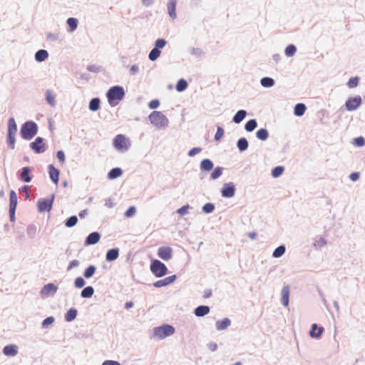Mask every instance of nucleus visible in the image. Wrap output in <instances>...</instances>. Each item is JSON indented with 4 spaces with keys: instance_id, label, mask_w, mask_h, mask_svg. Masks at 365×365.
I'll return each mask as SVG.
<instances>
[{
    "instance_id": "1",
    "label": "nucleus",
    "mask_w": 365,
    "mask_h": 365,
    "mask_svg": "<svg viewBox=\"0 0 365 365\" xmlns=\"http://www.w3.org/2000/svg\"><path fill=\"white\" fill-rule=\"evenodd\" d=\"M125 96L124 90L120 86L111 87L107 92L106 96L109 104L112 106H116Z\"/></svg>"
},
{
    "instance_id": "2",
    "label": "nucleus",
    "mask_w": 365,
    "mask_h": 365,
    "mask_svg": "<svg viewBox=\"0 0 365 365\" xmlns=\"http://www.w3.org/2000/svg\"><path fill=\"white\" fill-rule=\"evenodd\" d=\"M150 123L158 128H165L168 124L167 117L160 111H153L149 115Z\"/></svg>"
},
{
    "instance_id": "3",
    "label": "nucleus",
    "mask_w": 365,
    "mask_h": 365,
    "mask_svg": "<svg viewBox=\"0 0 365 365\" xmlns=\"http://www.w3.org/2000/svg\"><path fill=\"white\" fill-rule=\"evenodd\" d=\"M37 133V125L34 122H26L21 129V134L23 138L29 140Z\"/></svg>"
},
{
    "instance_id": "4",
    "label": "nucleus",
    "mask_w": 365,
    "mask_h": 365,
    "mask_svg": "<svg viewBox=\"0 0 365 365\" xmlns=\"http://www.w3.org/2000/svg\"><path fill=\"white\" fill-rule=\"evenodd\" d=\"M150 270L157 277H163L168 272L167 267L158 259H154L151 262Z\"/></svg>"
},
{
    "instance_id": "5",
    "label": "nucleus",
    "mask_w": 365,
    "mask_h": 365,
    "mask_svg": "<svg viewBox=\"0 0 365 365\" xmlns=\"http://www.w3.org/2000/svg\"><path fill=\"white\" fill-rule=\"evenodd\" d=\"M113 145L118 150H127L130 146V143L125 135L118 134L113 139Z\"/></svg>"
},
{
    "instance_id": "6",
    "label": "nucleus",
    "mask_w": 365,
    "mask_h": 365,
    "mask_svg": "<svg viewBox=\"0 0 365 365\" xmlns=\"http://www.w3.org/2000/svg\"><path fill=\"white\" fill-rule=\"evenodd\" d=\"M175 329L170 325H164L155 329L154 335L159 339H164L174 334Z\"/></svg>"
},
{
    "instance_id": "7",
    "label": "nucleus",
    "mask_w": 365,
    "mask_h": 365,
    "mask_svg": "<svg viewBox=\"0 0 365 365\" xmlns=\"http://www.w3.org/2000/svg\"><path fill=\"white\" fill-rule=\"evenodd\" d=\"M361 104V96L349 98L346 102V108L347 110L352 111L357 109Z\"/></svg>"
},
{
    "instance_id": "8",
    "label": "nucleus",
    "mask_w": 365,
    "mask_h": 365,
    "mask_svg": "<svg viewBox=\"0 0 365 365\" xmlns=\"http://www.w3.org/2000/svg\"><path fill=\"white\" fill-rule=\"evenodd\" d=\"M30 147L36 153H41L46 150V145L43 143V139L41 137L36 138L35 141L30 144Z\"/></svg>"
},
{
    "instance_id": "9",
    "label": "nucleus",
    "mask_w": 365,
    "mask_h": 365,
    "mask_svg": "<svg viewBox=\"0 0 365 365\" xmlns=\"http://www.w3.org/2000/svg\"><path fill=\"white\" fill-rule=\"evenodd\" d=\"M158 255L160 259L168 261L173 257V250L170 247H160L158 250Z\"/></svg>"
},
{
    "instance_id": "10",
    "label": "nucleus",
    "mask_w": 365,
    "mask_h": 365,
    "mask_svg": "<svg viewBox=\"0 0 365 365\" xmlns=\"http://www.w3.org/2000/svg\"><path fill=\"white\" fill-rule=\"evenodd\" d=\"M235 188L232 182L225 183L222 189V195L224 197H232L235 195Z\"/></svg>"
},
{
    "instance_id": "11",
    "label": "nucleus",
    "mask_w": 365,
    "mask_h": 365,
    "mask_svg": "<svg viewBox=\"0 0 365 365\" xmlns=\"http://www.w3.org/2000/svg\"><path fill=\"white\" fill-rule=\"evenodd\" d=\"M53 197L51 200H41L38 202V209L40 212L50 211L52 208Z\"/></svg>"
},
{
    "instance_id": "12",
    "label": "nucleus",
    "mask_w": 365,
    "mask_h": 365,
    "mask_svg": "<svg viewBox=\"0 0 365 365\" xmlns=\"http://www.w3.org/2000/svg\"><path fill=\"white\" fill-rule=\"evenodd\" d=\"M48 173L51 180L53 182V183L57 185L59 180V170L57 168H56L53 165H49Z\"/></svg>"
},
{
    "instance_id": "13",
    "label": "nucleus",
    "mask_w": 365,
    "mask_h": 365,
    "mask_svg": "<svg viewBox=\"0 0 365 365\" xmlns=\"http://www.w3.org/2000/svg\"><path fill=\"white\" fill-rule=\"evenodd\" d=\"M57 289L58 288L55 284L49 283L43 287L41 291V294L43 297H48L51 294H54L57 291Z\"/></svg>"
},
{
    "instance_id": "14",
    "label": "nucleus",
    "mask_w": 365,
    "mask_h": 365,
    "mask_svg": "<svg viewBox=\"0 0 365 365\" xmlns=\"http://www.w3.org/2000/svg\"><path fill=\"white\" fill-rule=\"evenodd\" d=\"M176 279L175 275L169 276L168 277L164 278L163 279L158 280L154 283V286L155 287H161L164 286H167L171 283H173Z\"/></svg>"
},
{
    "instance_id": "15",
    "label": "nucleus",
    "mask_w": 365,
    "mask_h": 365,
    "mask_svg": "<svg viewBox=\"0 0 365 365\" xmlns=\"http://www.w3.org/2000/svg\"><path fill=\"white\" fill-rule=\"evenodd\" d=\"M282 303L284 306L287 307L289 305V287L288 285L284 286L282 289Z\"/></svg>"
},
{
    "instance_id": "16",
    "label": "nucleus",
    "mask_w": 365,
    "mask_h": 365,
    "mask_svg": "<svg viewBox=\"0 0 365 365\" xmlns=\"http://www.w3.org/2000/svg\"><path fill=\"white\" fill-rule=\"evenodd\" d=\"M323 331V327H318L317 324H313L309 331V335L312 338H319L322 336Z\"/></svg>"
},
{
    "instance_id": "17",
    "label": "nucleus",
    "mask_w": 365,
    "mask_h": 365,
    "mask_svg": "<svg viewBox=\"0 0 365 365\" xmlns=\"http://www.w3.org/2000/svg\"><path fill=\"white\" fill-rule=\"evenodd\" d=\"M100 235L98 232H94L91 233L86 240V245H95L100 240Z\"/></svg>"
},
{
    "instance_id": "18",
    "label": "nucleus",
    "mask_w": 365,
    "mask_h": 365,
    "mask_svg": "<svg viewBox=\"0 0 365 365\" xmlns=\"http://www.w3.org/2000/svg\"><path fill=\"white\" fill-rule=\"evenodd\" d=\"M177 0H169L168 4V11L170 16L172 19H175L177 16L176 10Z\"/></svg>"
},
{
    "instance_id": "19",
    "label": "nucleus",
    "mask_w": 365,
    "mask_h": 365,
    "mask_svg": "<svg viewBox=\"0 0 365 365\" xmlns=\"http://www.w3.org/2000/svg\"><path fill=\"white\" fill-rule=\"evenodd\" d=\"M3 352L6 356H16L18 353L17 346L15 345H7L4 348Z\"/></svg>"
},
{
    "instance_id": "20",
    "label": "nucleus",
    "mask_w": 365,
    "mask_h": 365,
    "mask_svg": "<svg viewBox=\"0 0 365 365\" xmlns=\"http://www.w3.org/2000/svg\"><path fill=\"white\" fill-rule=\"evenodd\" d=\"M210 312V307L207 306H199L195 309V314L197 317H203L207 314Z\"/></svg>"
},
{
    "instance_id": "21",
    "label": "nucleus",
    "mask_w": 365,
    "mask_h": 365,
    "mask_svg": "<svg viewBox=\"0 0 365 365\" xmlns=\"http://www.w3.org/2000/svg\"><path fill=\"white\" fill-rule=\"evenodd\" d=\"M119 252L118 249H111L107 252L106 259L108 261H113L118 257Z\"/></svg>"
},
{
    "instance_id": "22",
    "label": "nucleus",
    "mask_w": 365,
    "mask_h": 365,
    "mask_svg": "<svg viewBox=\"0 0 365 365\" xmlns=\"http://www.w3.org/2000/svg\"><path fill=\"white\" fill-rule=\"evenodd\" d=\"M48 56V53L46 50H39L35 54V58L37 61L41 62L45 61Z\"/></svg>"
},
{
    "instance_id": "23",
    "label": "nucleus",
    "mask_w": 365,
    "mask_h": 365,
    "mask_svg": "<svg viewBox=\"0 0 365 365\" xmlns=\"http://www.w3.org/2000/svg\"><path fill=\"white\" fill-rule=\"evenodd\" d=\"M16 131L17 127L16 122L13 118H11L8 123V134L16 135Z\"/></svg>"
},
{
    "instance_id": "24",
    "label": "nucleus",
    "mask_w": 365,
    "mask_h": 365,
    "mask_svg": "<svg viewBox=\"0 0 365 365\" xmlns=\"http://www.w3.org/2000/svg\"><path fill=\"white\" fill-rule=\"evenodd\" d=\"M247 115V112L244 110H240L237 112V113L233 117V121L235 123H241L243 119L245 118Z\"/></svg>"
},
{
    "instance_id": "25",
    "label": "nucleus",
    "mask_w": 365,
    "mask_h": 365,
    "mask_svg": "<svg viewBox=\"0 0 365 365\" xmlns=\"http://www.w3.org/2000/svg\"><path fill=\"white\" fill-rule=\"evenodd\" d=\"M306 106L303 103H297L294 107V115L297 116H302L304 114Z\"/></svg>"
},
{
    "instance_id": "26",
    "label": "nucleus",
    "mask_w": 365,
    "mask_h": 365,
    "mask_svg": "<svg viewBox=\"0 0 365 365\" xmlns=\"http://www.w3.org/2000/svg\"><path fill=\"white\" fill-rule=\"evenodd\" d=\"M200 168L203 170L210 171L213 168V163L209 159H204L200 163Z\"/></svg>"
},
{
    "instance_id": "27",
    "label": "nucleus",
    "mask_w": 365,
    "mask_h": 365,
    "mask_svg": "<svg viewBox=\"0 0 365 365\" xmlns=\"http://www.w3.org/2000/svg\"><path fill=\"white\" fill-rule=\"evenodd\" d=\"M230 325V320L229 319H224L221 321H217L216 322V327L218 330H222L226 329L227 327Z\"/></svg>"
},
{
    "instance_id": "28",
    "label": "nucleus",
    "mask_w": 365,
    "mask_h": 365,
    "mask_svg": "<svg viewBox=\"0 0 365 365\" xmlns=\"http://www.w3.org/2000/svg\"><path fill=\"white\" fill-rule=\"evenodd\" d=\"M123 172L120 168H113L108 175L109 179H115L120 177L122 175Z\"/></svg>"
},
{
    "instance_id": "29",
    "label": "nucleus",
    "mask_w": 365,
    "mask_h": 365,
    "mask_svg": "<svg viewBox=\"0 0 365 365\" xmlns=\"http://www.w3.org/2000/svg\"><path fill=\"white\" fill-rule=\"evenodd\" d=\"M18 202V198L15 191L11 190L10 192V205L9 208H16Z\"/></svg>"
},
{
    "instance_id": "30",
    "label": "nucleus",
    "mask_w": 365,
    "mask_h": 365,
    "mask_svg": "<svg viewBox=\"0 0 365 365\" xmlns=\"http://www.w3.org/2000/svg\"><path fill=\"white\" fill-rule=\"evenodd\" d=\"M237 148L240 151H244L248 148V142L246 138H242L237 141Z\"/></svg>"
},
{
    "instance_id": "31",
    "label": "nucleus",
    "mask_w": 365,
    "mask_h": 365,
    "mask_svg": "<svg viewBox=\"0 0 365 365\" xmlns=\"http://www.w3.org/2000/svg\"><path fill=\"white\" fill-rule=\"evenodd\" d=\"M30 169L27 167H25L22 169V172L21 173V178L24 180L26 182H29L31 180L29 176Z\"/></svg>"
},
{
    "instance_id": "32",
    "label": "nucleus",
    "mask_w": 365,
    "mask_h": 365,
    "mask_svg": "<svg viewBox=\"0 0 365 365\" xmlns=\"http://www.w3.org/2000/svg\"><path fill=\"white\" fill-rule=\"evenodd\" d=\"M93 288L91 286L84 288L81 292V297L83 298H89L93 294Z\"/></svg>"
},
{
    "instance_id": "33",
    "label": "nucleus",
    "mask_w": 365,
    "mask_h": 365,
    "mask_svg": "<svg viewBox=\"0 0 365 365\" xmlns=\"http://www.w3.org/2000/svg\"><path fill=\"white\" fill-rule=\"evenodd\" d=\"M257 125V123L256 120L252 119L247 122V123L245 124V128L247 131L251 132L256 128Z\"/></svg>"
},
{
    "instance_id": "34",
    "label": "nucleus",
    "mask_w": 365,
    "mask_h": 365,
    "mask_svg": "<svg viewBox=\"0 0 365 365\" xmlns=\"http://www.w3.org/2000/svg\"><path fill=\"white\" fill-rule=\"evenodd\" d=\"M256 135L257 137L261 140H267L269 136L268 131L264 128H261L259 130H257Z\"/></svg>"
},
{
    "instance_id": "35",
    "label": "nucleus",
    "mask_w": 365,
    "mask_h": 365,
    "mask_svg": "<svg viewBox=\"0 0 365 365\" xmlns=\"http://www.w3.org/2000/svg\"><path fill=\"white\" fill-rule=\"evenodd\" d=\"M100 108V100L98 98H93L89 103V109L93 111L98 110Z\"/></svg>"
},
{
    "instance_id": "36",
    "label": "nucleus",
    "mask_w": 365,
    "mask_h": 365,
    "mask_svg": "<svg viewBox=\"0 0 365 365\" xmlns=\"http://www.w3.org/2000/svg\"><path fill=\"white\" fill-rule=\"evenodd\" d=\"M96 270V268L94 265H90L86 269L83 275L86 279L91 278L94 274Z\"/></svg>"
},
{
    "instance_id": "37",
    "label": "nucleus",
    "mask_w": 365,
    "mask_h": 365,
    "mask_svg": "<svg viewBox=\"0 0 365 365\" xmlns=\"http://www.w3.org/2000/svg\"><path fill=\"white\" fill-rule=\"evenodd\" d=\"M67 24L70 28V31H73L77 28L78 21L76 19L71 17L67 19Z\"/></svg>"
},
{
    "instance_id": "38",
    "label": "nucleus",
    "mask_w": 365,
    "mask_h": 365,
    "mask_svg": "<svg viewBox=\"0 0 365 365\" xmlns=\"http://www.w3.org/2000/svg\"><path fill=\"white\" fill-rule=\"evenodd\" d=\"M187 87V83L185 80L180 79L178 81L176 85V90L179 92L185 91Z\"/></svg>"
},
{
    "instance_id": "39",
    "label": "nucleus",
    "mask_w": 365,
    "mask_h": 365,
    "mask_svg": "<svg viewBox=\"0 0 365 365\" xmlns=\"http://www.w3.org/2000/svg\"><path fill=\"white\" fill-rule=\"evenodd\" d=\"M77 312L74 309H71L68 311L66 314V320L67 322H71L76 317Z\"/></svg>"
},
{
    "instance_id": "40",
    "label": "nucleus",
    "mask_w": 365,
    "mask_h": 365,
    "mask_svg": "<svg viewBox=\"0 0 365 365\" xmlns=\"http://www.w3.org/2000/svg\"><path fill=\"white\" fill-rule=\"evenodd\" d=\"M160 51L158 48H153L149 53V59L150 61L156 60L160 55Z\"/></svg>"
},
{
    "instance_id": "41",
    "label": "nucleus",
    "mask_w": 365,
    "mask_h": 365,
    "mask_svg": "<svg viewBox=\"0 0 365 365\" xmlns=\"http://www.w3.org/2000/svg\"><path fill=\"white\" fill-rule=\"evenodd\" d=\"M274 80L269 77H264L261 80V84L264 87H271L274 85Z\"/></svg>"
},
{
    "instance_id": "42",
    "label": "nucleus",
    "mask_w": 365,
    "mask_h": 365,
    "mask_svg": "<svg viewBox=\"0 0 365 365\" xmlns=\"http://www.w3.org/2000/svg\"><path fill=\"white\" fill-rule=\"evenodd\" d=\"M78 222V218L76 216L73 215L68 218L65 222V225L68 227H73L76 225Z\"/></svg>"
},
{
    "instance_id": "43",
    "label": "nucleus",
    "mask_w": 365,
    "mask_h": 365,
    "mask_svg": "<svg viewBox=\"0 0 365 365\" xmlns=\"http://www.w3.org/2000/svg\"><path fill=\"white\" fill-rule=\"evenodd\" d=\"M284 252H285L284 246H282H282H279L277 248H276L274 250V251L273 252L272 255H273L274 257H281L282 255H284Z\"/></svg>"
},
{
    "instance_id": "44",
    "label": "nucleus",
    "mask_w": 365,
    "mask_h": 365,
    "mask_svg": "<svg viewBox=\"0 0 365 365\" xmlns=\"http://www.w3.org/2000/svg\"><path fill=\"white\" fill-rule=\"evenodd\" d=\"M297 48L295 46L290 44L285 49V54L287 56H292L296 53Z\"/></svg>"
},
{
    "instance_id": "45",
    "label": "nucleus",
    "mask_w": 365,
    "mask_h": 365,
    "mask_svg": "<svg viewBox=\"0 0 365 365\" xmlns=\"http://www.w3.org/2000/svg\"><path fill=\"white\" fill-rule=\"evenodd\" d=\"M46 100L48 102V103L51 106L55 105V96L53 94V93L51 91H46Z\"/></svg>"
},
{
    "instance_id": "46",
    "label": "nucleus",
    "mask_w": 365,
    "mask_h": 365,
    "mask_svg": "<svg viewBox=\"0 0 365 365\" xmlns=\"http://www.w3.org/2000/svg\"><path fill=\"white\" fill-rule=\"evenodd\" d=\"M284 171V168L281 166L274 168L272 171V175L274 178H278L280 176Z\"/></svg>"
},
{
    "instance_id": "47",
    "label": "nucleus",
    "mask_w": 365,
    "mask_h": 365,
    "mask_svg": "<svg viewBox=\"0 0 365 365\" xmlns=\"http://www.w3.org/2000/svg\"><path fill=\"white\" fill-rule=\"evenodd\" d=\"M358 83H359V78L353 77L349 80V81L347 83V86L349 88H353L356 87L358 86Z\"/></svg>"
},
{
    "instance_id": "48",
    "label": "nucleus",
    "mask_w": 365,
    "mask_h": 365,
    "mask_svg": "<svg viewBox=\"0 0 365 365\" xmlns=\"http://www.w3.org/2000/svg\"><path fill=\"white\" fill-rule=\"evenodd\" d=\"M7 143L10 148L14 149L15 146V135H7Z\"/></svg>"
},
{
    "instance_id": "49",
    "label": "nucleus",
    "mask_w": 365,
    "mask_h": 365,
    "mask_svg": "<svg viewBox=\"0 0 365 365\" xmlns=\"http://www.w3.org/2000/svg\"><path fill=\"white\" fill-rule=\"evenodd\" d=\"M327 244V242L324 238L319 237L317 239L314 243V246L317 248H321Z\"/></svg>"
},
{
    "instance_id": "50",
    "label": "nucleus",
    "mask_w": 365,
    "mask_h": 365,
    "mask_svg": "<svg viewBox=\"0 0 365 365\" xmlns=\"http://www.w3.org/2000/svg\"><path fill=\"white\" fill-rule=\"evenodd\" d=\"M222 173V170L221 168H216L214 171L212 172V173L211 174V178L213 179V180H215L217 178H218Z\"/></svg>"
},
{
    "instance_id": "51",
    "label": "nucleus",
    "mask_w": 365,
    "mask_h": 365,
    "mask_svg": "<svg viewBox=\"0 0 365 365\" xmlns=\"http://www.w3.org/2000/svg\"><path fill=\"white\" fill-rule=\"evenodd\" d=\"M215 209V206L212 203H206L203 207L202 210L206 213H210L212 212Z\"/></svg>"
},
{
    "instance_id": "52",
    "label": "nucleus",
    "mask_w": 365,
    "mask_h": 365,
    "mask_svg": "<svg viewBox=\"0 0 365 365\" xmlns=\"http://www.w3.org/2000/svg\"><path fill=\"white\" fill-rule=\"evenodd\" d=\"M75 286L78 288H81L83 287L84 285H85V281L84 279L79 277H77L76 279H75Z\"/></svg>"
},
{
    "instance_id": "53",
    "label": "nucleus",
    "mask_w": 365,
    "mask_h": 365,
    "mask_svg": "<svg viewBox=\"0 0 365 365\" xmlns=\"http://www.w3.org/2000/svg\"><path fill=\"white\" fill-rule=\"evenodd\" d=\"M166 44V41L163 38H158L155 41V48H163Z\"/></svg>"
},
{
    "instance_id": "54",
    "label": "nucleus",
    "mask_w": 365,
    "mask_h": 365,
    "mask_svg": "<svg viewBox=\"0 0 365 365\" xmlns=\"http://www.w3.org/2000/svg\"><path fill=\"white\" fill-rule=\"evenodd\" d=\"M223 134H224L223 129L221 127H218L217 132L215 133V140H217V141L220 140V138L222 137Z\"/></svg>"
},
{
    "instance_id": "55",
    "label": "nucleus",
    "mask_w": 365,
    "mask_h": 365,
    "mask_svg": "<svg viewBox=\"0 0 365 365\" xmlns=\"http://www.w3.org/2000/svg\"><path fill=\"white\" fill-rule=\"evenodd\" d=\"M57 158L59 160L61 164H63L65 163V154L63 151L58 150L56 154Z\"/></svg>"
},
{
    "instance_id": "56",
    "label": "nucleus",
    "mask_w": 365,
    "mask_h": 365,
    "mask_svg": "<svg viewBox=\"0 0 365 365\" xmlns=\"http://www.w3.org/2000/svg\"><path fill=\"white\" fill-rule=\"evenodd\" d=\"M135 213V207L132 206L125 212V216L127 217H132Z\"/></svg>"
},
{
    "instance_id": "57",
    "label": "nucleus",
    "mask_w": 365,
    "mask_h": 365,
    "mask_svg": "<svg viewBox=\"0 0 365 365\" xmlns=\"http://www.w3.org/2000/svg\"><path fill=\"white\" fill-rule=\"evenodd\" d=\"M201 150H202V149L200 148H193L192 149H191L189 151L188 155L190 157H192V156L195 155L196 154L200 153Z\"/></svg>"
},
{
    "instance_id": "58",
    "label": "nucleus",
    "mask_w": 365,
    "mask_h": 365,
    "mask_svg": "<svg viewBox=\"0 0 365 365\" xmlns=\"http://www.w3.org/2000/svg\"><path fill=\"white\" fill-rule=\"evenodd\" d=\"M160 105V102L158 100H153L149 103V108L150 109L157 108Z\"/></svg>"
},
{
    "instance_id": "59",
    "label": "nucleus",
    "mask_w": 365,
    "mask_h": 365,
    "mask_svg": "<svg viewBox=\"0 0 365 365\" xmlns=\"http://www.w3.org/2000/svg\"><path fill=\"white\" fill-rule=\"evenodd\" d=\"M188 208L189 205H184L178 210V213H179L180 215H184L187 212Z\"/></svg>"
},
{
    "instance_id": "60",
    "label": "nucleus",
    "mask_w": 365,
    "mask_h": 365,
    "mask_svg": "<svg viewBox=\"0 0 365 365\" xmlns=\"http://www.w3.org/2000/svg\"><path fill=\"white\" fill-rule=\"evenodd\" d=\"M53 321H54V319L52 317H47L46 319H45L43 320V327H47L49 324H51L53 322Z\"/></svg>"
},
{
    "instance_id": "61",
    "label": "nucleus",
    "mask_w": 365,
    "mask_h": 365,
    "mask_svg": "<svg viewBox=\"0 0 365 365\" xmlns=\"http://www.w3.org/2000/svg\"><path fill=\"white\" fill-rule=\"evenodd\" d=\"M356 145L358 146H362L364 145V139L362 137L355 138Z\"/></svg>"
},
{
    "instance_id": "62",
    "label": "nucleus",
    "mask_w": 365,
    "mask_h": 365,
    "mask_svg": "<svg viewBox=\"0 0 365 365\" xmlns=\"http://www.w3.org/2000/svg\"><path fill=\"white\" fill-rule=\"evenodd\" d=\"M16 208H9V216L11 221L15 220V211Z\"/></svg>"
},
{
    "instance_id": "63",
    "label": "nucleus",
    "mask_w": 365,
    "mask_h": 365,
    "mask_svg": "<svg viewBox=\"0 0 365 365\" xmlns=\"http://www.w3.org/2000/svg\"><path fill=\"white\" fill-rule=\"evenodd\" d=\"M102 365H120V364L116 361L107 360Z\"/></svg>"
},
{
    "instance_id": "64",
    "label": "nucleus",
    "mask_w": 365,
    "mask_h": 365,
    "mask_svg": "<svg viewBox=\"0 0 365 365\" xmlns=\"http://www.w3.org/2000/svg\"><path fill=\"white\" fill-rule=\"evenodd\" d=\"M350 179L352 180V181H356L359 179V174L358 173H352L350 176H349Z\"/></svg>"
}]
</instances>
